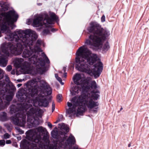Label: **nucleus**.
I'll list each match as a JSON object with an SVG mask.
<instances>
[{"label":"nucleus","mask_w":149,"mask_h":149,"mask_svg":"<svg viewBox=\"0 0 149 149\" xmlns=\"http://www.w3.org/2000/svg\"><path fill=\"white\" fill-rule=\"evenodd\" d=\"M62 96L61 95H58L57 96V100L58 102H60L61 101Z\"/></svg>","instance_id":"nucleus-24"},{"label":"nucleus","mask_w":149,"mask_h":149,"mask_svg":"<svg viewBox=\"0 0 149 149\" xmlns=\"http://www.w3.org/2000/svg\"><path fill=\"white\" fill-rule=\"evenodd\" d=\"M41 68V67H39V68Z\"/></svg>","instance_id":"nucleus-45"},{"label":"nucleus","mask_w":149,"mask_h":149,"mask_svg":"<svg viewBox=\"0 0 149 149\" xmlns=\"http://www.w3.org/2000/svg\"><path fill=\"white\" fill-rule=\"evenodd\" d=\"M130 146H131V144H128V146L129 147H130Z\"/></svg>","instance_id":"nucleus-42"},{"label":"nucleus","mask_w":149,"mask_h":149,"mask_svg":"<svg viewBox=\"0 0 149 149\" xmlns=\"http://www.w3.org/2000/svg\"><path fill=\"white\" fill-rule=\"evenodd\" d=\"M48 126L50 128H51L52 127V125L49 123H48Z\"/></svg>","instance_id":"nucleus-35"},{"label":"nucleus","mask_w":149,"mask_h":149,"mask_svg":"<svg viewBox=\"0 0 149 149\" xmlns=\"http://www.w3.org/2000/svg\"><path fill=\"white\" fill-rule=\"evenodd\" d=\"M24 60L22 58H17L15 61V63L18 67H21L23 65Z\"/></svg>","instance_id":"nucleus-15"},{"label":"nucleus","mask_w":149,"mask_h":149,"mask_svg":"<svg viewBox=\"0 0 149 149\" xmlns=\"http://www.w3.org/2000/svg\"><path fill=\"white\" fill-rule=\"evenodd\" d=\"M22 109L23 111H26L31 106V105L30 104L26 103H24L23 104L22 103Z\"/></svg>","instance_id":"nucleus-16"},{"label":"nucleus","mask_w":149,"mask_h":149,"mask_svg":"<svg viewBox=\"0 0 149 149\" xmlns=\"http://www.w3.org/2000/svg\"><path fill=\"white\" fill-rule=\"evenodd\" d=\"M24 70L25 72V73H28V71L29 70V67H26V66H25H25H24Z\"/></svg>","instance_id":"nucleus-27"},{"label":"nucleus","mask_w":149,"mask_h":149,"mask_svg":"<svg viewBox=\"0 0 149 149\" xmlns=\"http://www.w3.org/2000/svg\"><path fill=\"white\" fill-rule=\"evenodd\" d=\"M10 135L8 133H6L4 135L3 138L4 139H7L10 137Z\"/></svg>","instance_id":"nucleus-25"},{"label":"nucleus","mask_w":149,"mask_h":149,"mask_svg":"<svg viewBox=\"0 0 149 149\" xmlns=\"http://www.w3.org/2000/svg\"><path fill=\"white\" fill-rule=\"evenodd\" d=\"M59 121V120H58L56 121L55 123H58Z\"/></svg>","instance_id":"nucleus-41"},{"label":"nucleus","mask_w":149,"mask_h":149,"mask_svg":"<svg viewBox=\"0 0 149 149\" xmlns=\"http://www.w3.org/2000/svg\"><path fill=\"white\" fill-rule=\"evenodd\" d=\"M43 82V85L42 87H43V92L44 93H46L47 95H50L52 93V90L51 88L49 86H47L46 84L44 81H42L41 83Z\"/></svg>","instance_id":"nucleus-12"},{"label":"nucleus","mask_w":149,"mask_h":149,"mask_svg":"<svg viewBox=\"0 0 149 149\" xmlns=\"http://www.w3.org/2000/svg\"><path fill=\"white\" fill-rule=\"evenodd\" d=\"M12 96L11 95H8L6 97V100L7 101H10L12 100Z\"/></svg>","instance_id":"nucleus-26"},{"label":"nucleus","mask_w":149,"mask_h":149,"mask_svg":"<svg viewBox=\"0 0 149 149\" xmlns=\"http://www.w3.org/2000/svg\"><path fill=\"white\" fill-rule=\"evenodd\" d=\"M37 90L36 89L32 88L29 90V94L31 96H34L35 94L37 93Z\"/></svg>","instance_id":"nucleus-17"},{"label":"nucleus","mask_w":149,"mask_h":149,"mask_svg":"<svg viewBox=\"0 0 149 149\" xmlns=\"http://www.w3.org/2000/svg\"><path fill=\"white\" fill-rule=\"evenodd\" d=\"M55 77L57 80L61 83L62 85H63L64 83L62 82L61 78L58 77V75L57 74H55Z\"/></svg>","instance_id":"nucleus-20"},{"label":"nucleus","mask_w":149,"mask_h":149,"mask_svg":"<svg viewBox=\"0 0 149 149\" xmlns=\"http://www.w3.org/2000/svg\"><path fill=\"white\" fill-rule=\"evenodd\" d=\"M3 107L2 104V100L0 99V110L3 109Z\"/></svg>","instance_id":"nucleus-31"},{"label":"nucleus","mask_w":149,"mask_h":149,"mask_svg":"<svg viewBox=\"0 0 149 149\" xmlns=\"http://www.w3.org/2000/svg\"><path fill=\"white\" fill-rule=\"evenodd\" d=\"M46 58L47 59V61H46V62L47 63H48L49 62V60L48 59V58L46 57Z\"/></svg>","instance_id":"nucleus-39"},{"label":"nucleus","mask_w":149,"mask_h":149,"mask_svg":"<svg viewBox=\"0 0 149 149\" xmlns=\"http://www.w3.org/2000/svg\"><path fill=\"white\" fill-rule=\"evenodd\" d=\"M88 30L93 34L89 36V39L86 40L85 43L88 45L99 48L101 47L102 40L110 34L109 31L101 28L93 23H91Z\"/></svg>","instance_id":"nucleus-3"},{"label":"nucleus","mask_w":149,"mask_h":149,"mask_svg":"<svg viewBox=\"0 0 149 149\" xmlns=\"http://www.w3.org/2000/svg\"><path fill=\"white\" fill-rule=\"evenodd\" d=\"M26 115L25 114L18 113L12 120L14 123L16 125L23 126L25 123Z\"/></svg>","instance_id":"nucleus-7"},{"label":"nucleus","mask_w":149,"mask_h":149,"mask_svg":"<svg viewBox=\"0 0 149 149\" xmlns=\"http://www.w3.org/2000/svg\"><path fill=\"white\" fill-rule=\"evenodd\" d=\"M62 73H64L63 77H66V73L65 72V70L64 68H63V72H62V71L60 72V73L61 74H62Z\"/></svg>","instance_id":"nucleus-23"},{"label":"nucleus","mask_w":149,"mask_h":149,"mask_svg":"<svg viewBox=\"0 0 149 149\" xmlns=\"http://www.w3.org/2000/svg\"><path fill=\"white\" fill-rule=\"evenodd\" d=\"M68 132V127L64 124H62L58 132L57 130L53 131L51 132L52 136L57 140H56V143L54 144V146H51V147L54 149L56 147H61L64 143L66 146L69 147L74 144L76 140L74 136L72 134H70L67 139L65 137V134Z\"/></svg>","instance_id":"nucleus-4"},{"label":"nucleus","mask_w":149,"mask_h":149,"mask_svg":"<svg viewBox=\"0 0 149 149\" xmlns=\"http://www.w3.org/2000/svg\"><path fill=\"white\" fill-rule=\"evenodd\" d=\"M33 25L34 26L37 27L40 26H42L43 27H46L47 29V26L46 22L45 23L44 22V20L42 21V18L41 17H38L35 19L33 21Z\"/></svg>","instance_id":"nucleus-9"},{"label":"nucleus","mask_w":149,"mask_h":149,"mask_svg":"<svg viewBox=\"0 0 149 149\" xmlns=\"http://www.w3.org/2000/svg\"><path fill=\"white\" fill-rule=\"evenodd\" d=\"M6 114L5 112H2L0 114V118L2 120H4L6 118Z\"/></svg>","instance_id":"nucleus-19"},{"label":"nucleus","mask_w":149,"mask_h":149,"mask_svg":"<svg viewBox=\"0 0 149 149\" xmlns=\"http://www.w3.org/2000/svg\"><path fill=\"white\" fill-rule=\"evenodd\" d=\"M44 65V63H43V65H42V66H43V65Z\"/></svg>","instance_id":"nucleus-44"},{"label":"nucleus","mask_w":149,"mask_h":149,"mask_svg":"<svg viewBox=\"0 0 149 149\" xmlns=\"http://www.w3.org/2000/svg\"><path fill=\"white\" fill-rule=\"evenodd\" d=\"M35 53V52H33L31 49L30 51H29L26 49L22 53V56L26 58L32 56L30 58H29V61L31 63L36 64L37 65H38L40 61L37 59V56Z\"/></svg>","instance_id":"nucleus-6"},{"label":"nucleus","mask_w":149,"mask_h":149,"mask_svg":"<svg viewBox=\"0 0 149 149\" xmlns=\"http://www.w3.org/2000/svg\"><path fill=\"white\" fill-rule=\"evenodd\" d=\"M27 24H29V23H28H28Z\"/></svg>","instance_id":"nucleus-47"},{"label":"nucleus","mask_w":149,"mask_h":149,"mask_svg":"<svg viewBox=\"0 0 149 149\" xmlns=\"http://www.w3.org/2000/svg\"><path fill=\"white\" fill-rule=\"evenodd\" d=\"M40 64L41 65V66H42V65L41 64H40Z\"/></svg>","instance_id":"nucleus-46"},{"label":"nucleus","mask_w":149,"mask_h":149,"mask_svg":"<svg viewBox=\"0 0 149 149\" xmlns=\"http://www.w3.org/2000/svg\"><path fill=\"white\" fill-rule=\"evenodd\" d=\"M3 71L0 69V79H2L3 76Z\"/></svg>","instance_id":"nucleus-22"},{"label":"nucleus","mask_w":149,"mask_h":149,"mask_svg":"<svg viewBox=\"0 0 149 149\" xmlns=\"http://www.w3.org/2000/svg\"><path fill=\"white\" fill-rule=\"evenodd\" d=\"M11 143V141L10 140H8L6 141V143L7 144H10Z\"/></svg>","instance_id":"nucleus-33"},{"label":"nucleus","mask_w":149,"mask_h":149,"mask_svg":"<svg viewBox=\"0 0 149 149\" xmlns=\"http://www.w3.org/2000/svg\"><path fill=\"white\" fill-rule=\"evenodd\" d=\"M12 69V66L10 65L8 66L6 68V70L8 71H10Z\"/></svg>","instance_id":"nucleus-28"},{"label":"nucleus","mask_w":149,"mask_h":149,"mask_svg":"<svg viewBox=\"0 0 149 149\" xmlns=\"http://www.w3.org/2000/svg\"><path fill=\"white\" fill-rule=\"evenodd\" d=\"M37 100L40 106L46 107L48 105V102L47 100L41 97L37 98Z\"/></svg>","instance_id":"nucleus-14"},{"label":"nucleus","mask_w":149,"mask_h":149,"mask_svg":"<svg viewBox=\"0 0 149 149\" xmlns=\"http://www.w3.org/2000/svg\"><path fill=\"white\" fill-rule=\"evenodd\" d=\"M21 132L22 133H24V131H22Z\"/></svg>","instance_id":"nucleus-43"},{"label":"nucleus","mask_w":149,"mask_h":149,"mask_svg":"<svg viewBox=\"0 0 149 149\" xmlns=\"http://www.w3.org/2000/svg\"><path fill=\"white\" fill-rule=\"evenodd\" d=\"M27 136L29 137L28 139L33 142L37 143L40 145H41L42 142L41 141V139L40 136L37 135L36 133L33 136H32L31 132H30L29 134L27 135ZM42 144L44 146L45 145L43 143H42Z\"/></svg>","instance_id":"nucleus-8"},{"label":"nucleus","mask_w":149,"mask_h":149,"mask_svg":"<svg viewBox=\"0 0 149 149\" xmlns=\"http://www.w3.org/2000/svg\"><path fill=\"white\" fill-rule=\"evenodd\" d=\"M45 141L46 142H47V143H49V141H48V140L47 139V137H46V139L45 140Z\"/></svg>","instance_id":"nucleus-37"},{"label":"nucleus","mask_w":149,"mask_h":149,"mask_svg":"<svg viewBox=\"0 0 149 149\" xmlns=\"http://www.w3.org/2000/svg\"><path fill=\"white\" fill-rule=\"evenodd\" d=\"M81 91V87L79 86L76 85L71 88L70 91L72 95L78 94Z\"/></svg>","instance_id":"nucleus-13"},{"label":"nucleus","mask_w":149,"mask_h":149,"mask_svg":"<svg viewBox=\"0 0 149 149\" xmlns=\"http://www.w3.org/2000/svg\"><path fill=\"white\" fill-rule=\"evenodd\" d=\"M22 84H17V86L18 87H20L22 86Z\"/></svg>","instance_id":"nucleus-38"},{"label":"nucleus","mask_w":149,"mask_h":149,"mask_svg":"<svg viewBox=\"0 0 149 149\" xmlns=\"http://www.w3.org/2000/svg\"><path fill=\"white\" fill-rule=\"evenodd\" d=\"M15 73V71L14 70H13L11 72V74H14Z\"/></svg>","instance_id":"nucleus-36"},{"label":"nucleus","mask_w":149,"mask_h":149,"mask_svg":"<svg viewBox=\"0 0 149 149\" xmlns=\"http://www.w3.org/2000/svg\"><path fill=\"white\" fill-rule=\"evenodd\" d=\"M99 96L97 93L92 92L91 93L82 94L78 97H74L71 100V103H67L69 108L66 110V116L71 117L76 113L77 115L80 114L84 111L86 106L90 109L95 107L96 110L93 111H96L98 108V104L93 100H97Z\"/></svg>","instance_id":"nucleus-2"},{"label":"nucleus","mask_w":149,"mask_h":149,"mask_svg":"<svg viewBox=\"0 0 149 149\" xmlns=\"http://www.w3.org/2000/svg\"><path fill=\"white\" fill-rule=\"evenodd\" d=\"M101 21L102 22L105 21V17L104 15H103L101 17Z\"/></svg>","instance_id":"nucleus-32"},{"label":"nucleus","mask_w":149,"mask_h":149,"mask_svg":"<svg viewBox=\"0 0 149 149\" xmlns=\"http://www.w3.org/2000/svg\"><path fill=\"white\" fill-rule=\"evenodd\" d=\"M91 84V86L89 87L87 86L88 84H84L83 85H81V86L82 87V89L85 91H91L92 89L96 88H97V85L95 82V81H90Z\"/></svg>","instance_id":"nucleus-10"},{"label":"nucleus","mask_w":149,"mask_h":149,"mask_svg":"<svg viewBox=\"0 0 149 149\" xmlns=\"http://www.w3.org/2000/svg\"><path fill=\"white\" fill-rule=\"evenodd\" d=\"M5 144V141L4 140H0V145L4 146Z\"/></svg>","instance_id":"nucleus-29"},{"label":"nucleus","mask_w":149,"mask_h":149,"mask_svg":"<svg viewBox=\"0 0 149 149\" xmlns=\"http://www.w3.org/2000/svg\"><path fill=\"white\" fill-rule=\"evenodd\" d=\"M49 15L51 18H50L48 17V16L46 15L45 16V19L44 20V22L45 23V22L47 23V28L48 29H46L43 31V34L45 35L49 34V31L51 30L52 31H53L54 29H51V24H53V21L57 19V17L55 14L53 13H50Z\"/></svg>","instance_id":"nucleus-5"},{"label":"nucleus","mask_w":149,"mask_h":149,"mask_svg":"<svg viewBox=\"0 0 149 149\" xmlns=\"http://www.w3.org/2000/svg\"><path fill=\"white\" fill-rule=\"evenodd\" d=\"M76 55V67L79 70L93 75L95 78L100 76L103 69L102 64L96 55L82 46L78 49Z\"/></svg>","instance_id":"nucleus-1"},{"label":"nucleus","mask_w":149,"mask_h":149,"mask_svg":"<svg viewBox=\"0 0 149 149\" xmlns=\"http://www.w3.org/2000/svg\"><path fill=\"white\" fill-rule=\"evenodd\" d=\"M55 104L53 102L52 103V112H53L55 109Z\"/></svg>","instance_id":"nucleus-30"},{"label":"nucleus","mask_w":149,"mask_h":149,"mask_svg":"<svg viewBox=\"0 0 149 149\" xmlns=\"http://www.w3.org/2000/svg\"><path fill=\"white\" fill-rule=\"evenodd\" d=\"M73 79L74 83L78 85L82 84V81L84 79L82 75L79 74H75Z\"/></svg>","instance_id":"nucleus-11"},{"label":"nucleus","mask_w":149,"mask_h":149,"mask_svg":"<svg viewBox=\"0 0 149 149\" xmlns=\"http://www.w3.org/2000/svg\"><path fill=\"white\" fill-rule=\"evenodd\" d=\"M32 143L33 144V145H34V146H33V147H34V146H36H36H37V144H34V143Z\"/></svg>","instance_id":"nucleus-40"},{"label":"nucleus","mask_w":149,"mask_h":149,"mask_svg":"<svg viewBox=\"0 0 149 149\" xmlns=\"http://www.w3.org/2000/svg\"><path fill=\"white\" fill-rule=\"evenodd\" d=\"M37 130L38 132H42L44 131L45 129L43 128L42 127H40L38 128Z\"/></svg>","instance_id":"nucleus-21"},{"label":"nucleus","mask_w":149,"mask_h":149,"mask_svg":"<svg viewBox=\"0 0 149 149\" xmlns=\"http://www.w3.org/2000/svg\"><path fill=\"white\" fill-rule=\"evenodd\" d=\"M102 49L103 51H107L110 48V46L108 42L104 44L102 47Z\"/></svg>","instance_id":"nucleus-18"},{"label":"nucleus","mask_w":149,"mask_h":149,"mask_svg":"<svg viewBox=\"0 0 149 149\" xmlns=\"http://www.w3.org/2000/svg\"><path fill=\"white\" fill-rule=\"evenodd\" d=\"M30 111L33 114L35 113V111H33V109H31Z\"/></svg>","instance_id":"nucleus-34"}]
</instances>
